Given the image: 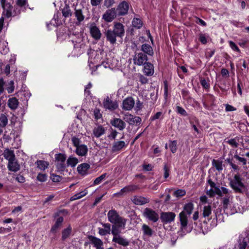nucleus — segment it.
<instances>
[{
    "label": "nucleus",
    "mask_w": 249,
    "mask_h": 249,
    "mask_svg": "<svg viewBox=\"0 0 249 249\" xmlns=\"http://www.w3.org/2000/svg\"><path fill=\"white\" fill-rule=\"evenodd\" d=\"M202 216L205 221H209L213 219L211 223V225L213 227H215L217 223L223 222L224 219L222 209L221 208H217L214 211V215H213L212 208L209 204L203 206L202 210Z\"/></svg>",
    "instance_id": "f257e3e1"
},
{
    "label": "nucleus",
    "mask_w": 249,
    "mask_h": 249,
    "mask_svg": "<svg viewBox=\"0 0 249 249\" xmlns=\"http://www.w3.org/2000/svg\"><path fill=\"white\" fill-rule=\"evenodd\" d=\"M194 209V204L192 202H188L184 205L183 211L179 214L180 228L182 230L186 227L188 224V218L192 214Z\"/></svg>",
    "instance_id": "f03ea898"
},
{
    "label": "nucleus",
    "mask_w": 249,
    "mask_h": 249,
    "mask_svg": "<svg viewBox=\"0 0 249 249\" xmlns=\"http://www.w3.org/2000/svg\"><path fill=\"white\" fill-rule=\"evenodd\" d=\"M224 212L227 214L232 215L237 213H243V211L238 206V204L233 201L232 198L227 196L223 199Z\"/></svg>",
    "instance_id": "7ed1b4c3"
},
{
    "label": "nucleus",
    "mask_w": 249,
    "mask_h": 249,
    "mask_svg": "<svg viewBox=\"0 0 249 249\" xmlns=\"http://www.w3.org/2000/svg\"><path fill=\"white\" fill-rule=\"evenodd\" d=\"M108 221L111 223L124 229L125 227L126 219L120 216L115 210H109L107 214Z\"/></svg>",
    "instance_id": "20e7f679"
},
{
    "label": "nucleus",
    "mask_w": 249,
    "mask_h": 249,
    "mask_svg": "<svg viewBox=\"0 0 249 249\" xmlns=\"http://www.w3.org/2000/svg\"><path fill=\"white\" fill-rule=\"evenodd\" d=\"M12 0H1L0 2L3 8L2 17L0 18V30L2 28L4 22V17L9 18L12 16Z\"/></svg>",
    "instance_id": "39448f33"
},
{
    "label": "nucleus",
    "mask_w": 249,
    "mask_h": 249,
    "mask_svg": "<svg viewBox=\"0 0 249 249\" xmlns=\"http://www.w3.org/2000/svg\"><path fill=\"white\" fill-rule=\"evenodd\" d=\"M68 37L71 38V41L73 43V47L75 50L80 48V53H82L83 51L81 50L83 49L85 47V45L83 43V38L81 34H78L77 36L75 35H68Z\"/></svg>",
    "instance_id": "423d86ee"
},
{
    "label": "nucleus",
    "mask_w": 249,
    "mask_h": 249,
    "mask_svg": "<svg viewBox=\"0 0 249 249\" xmlns=\"http://www.w3.org/2000/svg\"><path fill=\"white\" fill-rule=\"evenodd\" d=\"M231 187L236 192H241L244 189V184L241 178L238 175H235L230 181Z\"/></svg>",
    "instance_id": "0eeeda50"
},
{
    "label": "nucleus",
    "mask_w": 249,
    "mask_h": 249,
    "mask_svg": "<svg viewBox=\"0 0 249 249\" xmlns=\"http://www.w3.org/2000/svg\"><path fill=\"white\" fill-rule=\"evenodd\" d=\"M143 216L148 220L153 222H156L159 220V214L154 210L146 208L142 212Z\"/></svg>",
    "instance_id": "6e6552de"
},
{
    "label": "nucleus",
    "mask_w": 249,
    "mask_h": 249,
    "mask_svg": "<svg viewBox=\"0 0 249 249\" xmlns=\"http://www.w3.org/2000/svg\"><path fill=\"white\" fill-rule=\"evenodd\" d=\"M89 55V66L90 69H93L94 67H97L96 64L98 62L99 57L97 56V52L94 50H90L88 52Z\"/></svg>",
    "instance_id": "1a4fd4ad"
},
{
    "label": "nucleus",
    "mask_w": 249,
    "mask_h": 249,
    "mask_svg": "<svg viewBox=\"0 0 249 249\" xmlns=\"http://www.w3.org/2000/svg\"><path fill=\"white\" fill-rule=\"evenodd\" d=\"M89 33L91 37L96 40L101 38L102 34L99 28L95 23H91L89 26Z\"/></svg>",
    "instance_id": "9d476101"
},
{
    "label": "nucleus",
    "mask_w": 249,
    "mask_h": 249,
    "mask_svg": "<svg viewBox=\"0 0 249 249\" xmlns=\"http://www.w3.org/2000/svg\"><path fill=\"white\" fill-rule=\"evenodd\" d=\"M147 56L142 53H136L133 57V63L138 66H142L146 63Z\"/></svg>",
    "instance_id": "9b49d317"
},
{
    "label": "nucleus",
    "mask_w": 249,
    "mask_h": 249,
    "mask_svg": "<svg viewBox=\"0 0 249 249\" xmlns=\"http://www.w3.org/2000/svg\"><path fill=\"white\" fill-rule=\"evenodd\" d=\"M208 183L210 186V189L207 191V194L212 197L215 195H220L219 186L217 185L211 179H209Z\"/></svg>",
    "instance_id": "f8f14e48"
},
{
    "label": "nucleus",
    "mask_w": 249,
    "mask_h": 249,
    "mask_svg": "<svg viewBox=\"0 0 249 249\" xmlns=\"http://www.w3.org/2000/svg\"><path fill=\"white\" fill-rule=\"evenodd\" d=\"M139 189L137 185L130 184L123 188L119 192L114 194L115 196H123L124 194L133 192Z\"/></svg>",
    "instance_id": "ddd939ff"
},
{
    "label": "nucleus",
    "mask_w": 249,
    "mask_h": 249,
    "mask_svg": "<svg viewBox=\"0 0 249 249\" xmlns=\"http://www.w3.org/2000/svg\"><path fill=\"white\" fill-rule=\"evenodd\" d=\"M124 120L130 125L137 124H140L142 120L141 118L138 116H134L133 115L126 113L124 117Z\"/></svg>",
    "instance_id": "4468645a"
},
{
    "label": "nucleus",
    "mask_w": 249,
    "mask_h": 249,
    "mask_svg": "<svg viewBox=\"0 0 249 249\" xmlns=\"http://www.w3.org/2000/svg\"><path fill=\"white\" fill-rule=\"evenodd\" d=\"M116 13L115 8H111L106 11L102 18L107 22H111L116 17Z\"/></svg>",
    "instance_id": "2eb2a0df"
},
{
    "label": "nucleus",
    "mask_w": 249,
    "mask_h": 249,
    "mask_svg": "<svg viewBox=\"0 0 249 249\" xmlns=\"http://www.w3.org/2000/svg\"><path fill=\"white\" fill-rule=\"evenodd\" d=\"M176 214L173 212H163L161 213L160 219L165 223H170L174 221Z\"/></svg>",
    "instance_id": "dca6fc26"
},
{
    "label": "nucleus",
    "mask_w": 249,
    "mask_h": 249,
    "mask_svg": "<svg viewBox=\"0 0 249 249\" xmlns=\"http://www.w3.org/2000/svg\"><path fill=\"white\" fill-rule=\"evenodd\" d=\"M135 105V101L131 97H128L125 98L123 102L122 108L125 110H131Z\"/></svg>",
    "instance_id": "f3484780"
},
{
    "label": "nucleus",
    "mask_w": 249,
    "mask_h": 249,
    "mask_svg": "<svg viewBox=\"0 0 249 249\" xmlns=\"http://www.w3.org/2000/svg\"><path fill=\"white\" fill-rule=\"evenodd\" d=\"M132 201L136 205H142L148 203L150 200L148 197L135 196L132 198Z\"/></svg>",
    "instance_id": "a211bd4d"
},
{
    "label": "nucleus",
    "mask_w": 249,
    "mask_h": 249,
    "mask_svg": "<svg viewBox=\"0 0 249 249\" xmlns=\"http://www.w3.org/2000/svg\"><path fill=\"white\" fill-rule=\"evenodd\" d=\"M104 106L106 109L113 110L117 108L118 105L116 102L113 101L109 97H107L104 101Z\"/></svg>",
    "instance_id": "6ab92c4d"
},
{
    "label": "nucleus",
    "mask_w": 249,
    "mask_h": 249,
    "mask_svg": "<svg viewBox=\"0 0 249 249\" xmlns=\"http://www.w3.org/2000/svg\"><path fill=\"white\" fill-rule=\"evenodd\" d=\"M117 36L122 37L124 34V25L121 23H116L114 25L113 30Z\"/></svg>",
    "instance_id": "aec40b11"
},
{
    "label": "nucleus",
    "mask_w": 249,
    "mask_h": 249,
    "mask_svg": "<svg viewBox=\"0 0 249 249\" xmlns=\"http://www.w3.org/2000/svg\"><path fill=\"white\" fill-rule=\"evenodd\" d=\"M112 241L124 247H126L129 244V241L121 235L116 237H113Z\"/></svg>",
    "instance_id": "412c9836"
},
{
    "label": "nucleus",
    "mask_w": 249,
    "mask_h": 249,
    "mask_svg": "<svg viewBox=\"0 0 249 249\" xmlns=\"http://www.w3.org/2000/svg\"><path fill=\"white\" fill-rule=\"evenodd\" d=\"M143 72L146 76H151L154 73V68L152 64L150 62H146L143 65Z\"/></svg>",
    "instance_id": "4be33fe9"
},
{
    "label": "nucleus",
    "mask_w": 249,
    "mask_h": 249,
    "mask_svg": "<svg viewBox=\"0 0 249 249\" xmlns=\"http://www.w3.org/2000/svg\"><path fill=\"white\" fill-rule=\"evenodd\" d=\"M7 168L9 170L16 172L20 169V165L16 159L8 161Z\"/></svg>",
    "instance_id": "5701e85b"
},
{
    "label": "nucleus",
    "mask_w": 249,
    "mask_h": 249,
    "mask_svg": "<svg viewBox=\"0 0 249 249\" xmlns=\"http://www.w3.org/2000/svg\"><path fill=\"white\" fill-rule=\"evenodd\" d=\"M129 9L128 3L126 1H123L118 6L117 10L119 15H124L127 13Z\"/></svg>",
    "instance_id": "b1692460"
},
{
    "label": "nucleus",
    "mask_w": 249,
    "mask_h": 249,
    "mask_svg": "<svg viewBox=\"0 0 249 249\" xmlns=\"http://www.w3.org/2000/svg\"><path fill=\"white\" fill-rule=\"evenodd\" d=\"M89 238L91 244L96 249H104L103 243L101 239L92 236H90Z\"/></svg>",
    "instance_id": "393cba45"
},
{
    "label": "nucleus",
    "mask_w": 249,
    "mask_h": 249,
    "mask_svg": "<svg viewBox=\"0 0 249 249\" xmlns=\"http://www.w3.org/2000/svg\"><path fill=\"white\" fill-rule=\"evenodd\" d=\"M105 35L107 40L108 41L110 44H114L116 43V36H117L114 31H112L111 30H108L106 32Z\"/></svg>",
    "instance_id": "a878e982"
},
{
    "label": "nucleus",
    "mask_w": 249,
    "mask_h": 249,
    "mask_svg": "<svg viewBox=\"0 0 249 249\" xmlns=\"http://www.w3.org/2000/svg\"><path fill=\"white\" fill-rule=\"evenodd\" d=\"M104 228H98L99 233L102 236L109 234L110 233V224L109 223H102Z\"/></svg>",
    "instance_id": "bb28decb"
},
{
    "label": "nucleus",
    "mask_w": 249,
    "mask_h": 249,
    "mask_svg": "<svg viewBox=\"0 0 249 249\" xmlns=\"http://www.w3.org/2000/svg\"><path fill=\"white\" fill-rule=\"evenodd\" d=\"M245 235L241 234L239 237V249H246L247 243L249 241V239L247 236Z\"/></svg>",
    "instance_id": "cd10ccee"
},
{
    "label": "nucleus",
    "mask_w": 249,
    "mask_h": 249,
    "mask_svg": "<svg viewBox=\"0 0 249 249\" xmlns=\"http://www.w3.org/2000/svg\"><path fill=\"white\" fill-rule=\"evenodd\" d=\"M111 124L120 130H123L125 127V123L120 119L115 118L112 122Z\"/></svg>",
    "instance_id": "c85d7f7f"
},
{
    "label": "nucleus",
    "mask_w": 249,
    "mask_h": 249,
    "mask_svg": "<svg viewBox=\"0 0 249 249\" xmlns=\"http://www.w3.org/2000/svg\"><path fill=\"white\" fill-rule=\"evenodd\" d=\"M126 146L127 144H126L125 142L124 141L115 142L113 144L112 150L113 152L120 151Z\"/></svg>",
    "instance_id": "c756f323"
},
{
    "label": "nucleus",
    "mask_w": 249,
    "mask_h": 249,
    "mask_svg": "<svg viewBox=\"0 0 249 249\" xmlns=\"http://www.w3.org/2000/svg\"><path fill=\"white\" fill-rule=\"evenodd\" d=\"M90 168L89 164L86 163H82L79 165L77 168L78 172L82 175H85L87 173L88 170Z\"/></svg>",
    "instance_id": "7c9ffc66"
},
{
    "label": "nucleus",
    "mask_w": 249,
    "mask_h": 249,
    "mask_svg": "<svg viewBox=\"0 0 249 249\" xmlns=\"http://www.w3.org/2000/svg\"><path fill=\"white\" fill-rule=\"evenodd\" d=\"M88 147L85 144H81L76 148L75 153L80 156H85L88 152Z\"/></svg>",
    "instance_id": "2f4dec72"
},
{
    "label": "nucleus",
    "mask_w": 249,
    "mask_h": 249,
    "mask_svg": "<svg viewBox=\"0 0 249 249\" xmlns=\"http://www.w3.org/2000/svg\"><path fill=\"white\" fill-rule=\"evenodd\" d=\"M3 155L8 161L16 159L14 151L8 148L4 150Z\"/></svg>",
    "instance_id": "473e14b6"
},
{
    "label": "nucleus",
    "mask_w": 249,
    "mask_h": 249,
    "mask_svg": "<svg viewBox=\"0 0 249 249\" xmlns=\"http://www.w3.org/2000/svg\"><path fill=\"white\" fill-rule=\"evenodd\" d=\"M88 190L87 189H84V190L81 191L78 193H77L75 195L71 196L70 198V200L71 201H72L80 199L82 197L86 196L88 194Z\"/></svg>",
    "instance_id": "72a5a7b5"
},
{
    "label": "nucleus",
    "mask_w": 249,
    "mask_h": 249,
    "mask_svg": "<svg viewBox=\"0 0 249 249\" xmlns=\"http://www.w3.org/2000/svg\"><path fill=\"white\" fill-rule=\"evenodd\" d=\"M241 138L239 137H236L233 139L226 141V142L233 147H237L238 146L239 143L241 142Z\"/></svg>",
    "instance_id": "f704fd0d"
},
{
    "label": "nucleus",
    "mask_w": 249,
    "mask_h": 249,
    "mask_svg": "<svg viewBox=\"0 0 249 249\" xmlns=\"http://www.w3.org/2000/svg\"><path fill=\"white\" fill-rule=\"evenodd\" d=\"M141 50L147 54L152 56L154 54V52L151 46L147 44H144L141 47Z\"/></svg>",
    "instance_id": "c9c22d12"
},
{
    "label": "nucleus",
    "mask_w": 249,
    "mask_h": 249,
    "mask_svg": "<svg viewBox=\"0 0 249 249\" xmlns=\"http://www.w3.org/2000/svg\"><path fill=\"white\" fill-rule=\"evenodd\" d=\"M8 105L11 109H16L18 107V101L15 97L10 98L8 101Z\"/></svg>",
    "instance_id": "e433bc0d"
},
{
    "label": "nucleus",
    "mask_w": 249,
    "mask_h": 249,
    "mask_svg": "<svg viewBox=\"0 0 249 249\" xmlns=\"http://www.w3.org/2000/svg\"><path fill=\"white\" fill-rule=\"evenodd\" d=\"M223 162L221 160H213L212 161L213 166L219 172L223 170Z\"/></svg>",
    "instance_id": "4c0bfd02"
},
{
    "label": "nucleus",
    "mask_w": 249,
    "mask_h": 249,
    "mask_svg": "<svg viewBox=\"0 0 249 249\" xmlns=\"http://www.w3.org/2000/svg\"><path fill=\"white\" fill-rule=\"evenodd\" d=\"M74 15L76 18V24L79 25L84 19L85 17L83 15L81 10H76Z\"/></svg>",
    "instance_id": "58836bf2"
},
{
    "label": "nucleus",
    "mask_w": 249,
    "mask_h": 249,
    "mask_svg": "<svg viewBox=\"0 0 249 249\" xmlns=\"http://www.w3.org/2000/svg\"><path fill=\"white\" fill-rule=\"evenodd\" d=\"M63 221V218L62 216L59 217L56 220L54 225L52 227L51 231L56 232L57 229L60 227Z\"/></svg>",
    "instance_id": "ea45409f"
},
{
    "label": "nucleus",
    "mask_w": 249,
    "mask_h": 249,
    "mask_svg": "<svg viewBox=\"0 0 249 249\" xmlns=\"http://www.w3.org/2000/svg\"><path fill=\"white\" fill-rule=\"evenodd\" d=\"M60 14L56 13L54 15L53 18L51 21L50 24L53 25L54 26H58L62 24L61 20H59Z\"/></svg>",
    "instance_id": "a19ab883"
},
{
    "label": "nucleus",
    "mask_w": 249,
    "mask_h": 249,
    "mask_svg": "<svg viewBox=\"0 0 249 249\" xmlns=\"http://www.w3.org/2000/svg\"><path fill=\"white\" fill-rule=\"evenodd\" d=\"M67 162L68 166L73 167L78 163V160L76 158L71 156L68 159Z\"/></svg>",
    "instance_id": "79ce46f5"
},
{
    "label": "nucleus",
    "mask_w": 249,
    "mask_h": 249,
    "mask_svg": "<svg viewBox=\"0 0 249 249\" xmlns=\"http://www.w3.org/2000/svg\"><path fill=\"white\" fill-rule=\"evenodd\" d=\"M104 133L105 129L101 126H98L97 127L95 128L93 130L94 135L97 138L100 137L101 136L103 135Z\"/></svg>",
    "instance_id": "37998d69"
},
{
    "label": "nucleus",
    "mask_w": 249,
    "mask_h": 249,
    "mask_svg": "<svg viewBox=\"0 0 249 249\" xmlns=\"http://www.w3.org/2000/svg\"><path fill=\"white\" fill-rule=\"evenodd\" d=\"M71 227L69 226L62 231V238L63 240L66 239L70 236L71 232Z\"/></svg>",
    "instance_id": "c03bdc74"
},
{
    "label": "nucleus",
    "mask_w": 249,
    "mask_h": 249,
    "mask_svg": "<svg viewBox=\"0 0 249 249\" xmlns=\"http://www.w3.org/2000/svg\"><path fill=\"white\" fill-rule=\"evenodd\" d=\"M36 164L37 167L41 170H45L46 168H47L49 165L48 162L42 160H37L36 161Z\"/></svg>",
    "instance_id": "a18cd8bd"
},
{
    "label": "nucleus",
    "mask_w": 249,
    "mask_h": 249,
    "mask_svg": "<svg viewBox=\"0 0 249 249\" xmlns=\"http://www.w3.org/2000/svg\"><path fill=\"white\" fill-rule=\"evenodd\" d=\"M142 230L143 234L148 237L151 236L153 234V231L151 229L145 224H143L142 226Z\"/></svg>",
    "instance_id": "49530a36"
},
{
    "label": "nucleus",
    "mask_w": 249,
    "mask_h": 249,
    "mask_svg": "<svg viewBox=\"0 0 249 249\" xmlns=\"http://www.w3.org/2000/svg\"><path fill=\"white\" fill-rule=\"evenodd\" d=\"M119 228H121L118 227L117 226L115 225H112L110 232H111V233L113 236V237H116L120 235L121 231L119 230Z\"/></svg>",
    "instance_id": "de8ad7c7"
},
{
    "label": "nucleus",
    "mask_w": 249,
    "mask_h": 249,
    "mask_svg": "<svg viewBox=\"0 0 249 249\" xmlns=\"http://www.w3.org/2000/svg\"><path fill=\"white\" fill-rule=\"evenodd\" d=\"M209 38V35L206 34L200 33L199 35V40L203 44L207 43V39Z\"/></svg>",
    "instance_id": "09e8293b"
},
{
    "label": "nucleus",
    "mask_w": 249,
    "mask_h": 249,
    "mask_svg": "<svg viewBox=\"0 0 249 249\" xmlns=\"http://www.w3.org/2000/svg\"><path fill=\"white\" fill-rule=\"evenodd\" d=\"M17 5L23 10L28 6L27 0H16Z\"/></svg>",
    "instance_id": "8fccbe9b"
},
{
    "label": "nucleus",
    "mask_w": 249,
    "mask_h": 249,
    "mask_svg": "<svg viewBox=\"0 0 249 249\" xmlns=\"http://www.w3.org/2000/svg\"><path fill=\"white\" fill-rule=\"evenodd\" d=\"M8 123V119L4 114H1L0 116V126L5 127Z\"/></svg>",
    "instance_id": "3c124183"
},
{
    "label": "nucleus",
    "mask_w": 249,
    "mask_h": 249,
    "mask_svg": "<svg viewBox=\"0 0 249 249\" xmlns=\"http://www.w3.org/2000/svg\"><path fill=\"white\" fill-rule=\"evenodd\" d=\"M132 25L134 27L139 29L142 26V23L140 19L135 18L132 21Z\"/></svg>",
    "instance_id": "603ef678"
},
{
    "label": "nucleus",
    "mask_w": 249,
    "mask_h": 249,
    "mask_svg": "<svg viewBox=\"0 0 249 249\" xmlns=\"http://www.w3.org/2000/svg\"><path fill=\"white\" fill-rule=\"evenodd\" d=\"M55 158L57 162H65L66 157L64 154L60 153L56 154L55 156Z\"/></svg>",
    "instance_id": "864d4df0"
},
{
    "label": "nucleus",
    "mask_w": 249,
    "mask_h": 249,
    "mask_svg": "<svg viewBox=\"0 0 249 249\" xmlns=\"http://www.w3.org/2000/svg\"><path fill=\"white\" fill-rule=\"evenodd\" d=\"M62 14L65 18L69 17L71 16V13L70 8L68 6L64 7L62 9Z\"/></svg>",
    "instance_id": "5fc2aeb1"
},
{
    "label": "nucleus",
    "mask_w": 249,
    "mask_h": 249,
    "mask_svg": "<svg viewBox=\"0 0 249 249\" xmlns=\"http://www.w3.org/2000/svg\"><path fill=\"white\" fill-rule=\"evenodd\" d=\"M15 89L14 83L13 81H10L8 84L6 89L9 93H12Z\"/></svg>",
    "instance_id": "6e6d98bb"
},
{
    "label": "nucleus",
    "mask_w": 249,
    "mask_h": 249,
    "mask_svg": "<svg viewBox=\"0 0 249 249\" xmlns=\"http://www.w3.org/2000/svg\"><path fill=\"white\" fill-rule=\"evenodd\" d=\"M9 52V48L4 43H0V52L2 54H5Z\"/></svg>",
    "instance_id": "4d7b16f0"
},
{
    "label": "nucleus",
    "mask_w": 249,
    "mask_h": 249,
    "mask_svg": "<svg viewBox=\"0 0 249 249\" xmlns=\"http://www.w3.org/2000/svg\"><path fill=\"white\" fill-rule=\"evenodd\" d=\"M169 145L172 152L175 153L177 151V142L176 141H171Z\"/></svg>",
    "instance_id": "13d9d810"
},
{
    "label": "nucleus",
    "mask_w": 249,
    "mask_h": 249,
    "mask_svg": "<svg viewBox=\"0 0 249 249\" xmlns=\"http://www.w3.org/2000/svg\"><path fill=\"white\" fill-rule=\"evenodd\" d=\"M176 111L178 113L184 116H187V112L185 110L181 107L177 106L176 107Z\"/></svg>",
    "instance_id": "bf43d9fd"
},
{
    "label": "nucleus",
    "mask_w": 249,
    "mask_h": 249,
    "mask_svg": "<svg viewBox=\"0 0 249 249\" xmlns=\"http://www.w3.org/2000/svg\"><path fill=\"white\" fill-rule=\"evenodd\" d=\"M163 113L162 112L159 111L157 112L154 115L151 116L150 117V120L151 121H154L157 119H159L160 118H163Z\"/></svg>",
    "instance_id": "052dcab7"
},
{
    "label": "nucleus",
    "mask_w": 249,
    "mask_h": 249,
    "mask_svg": "<svg viewBox=\"0 0 249 249\" xmlns=\"http://www.w3.org/2000/svg\"><path fill=\"white\" fill-rule=\"evenodd\" d=\"M186 194L184 190L178 189L175 191L174 196L176 197H181L184 196Z\"/></svg>",
    "instance_id": "680f3d73"
},
{
    "label": "nucleus",
    "mask_w": 249,
    "mask_h": 249,
    "mask_svg": "<svg viewBox=\"0 0 249 249\" xmlns=\"http://www.w3.org/2000/svg\"><path fill=\"white\" fill-rule=\"evenodd\" d=\"M229 45L231 48L234 51L240 52V49L236 45V44L232 41H229Z\"/></svg>",
    "instance_id": "e2e57ef3"
},
{
    "label": "nucleus",
    "mask_w": 249,
    "mask_h": 249,
    "mask_svg": "<svg viewBox=\"0 0 249 249\" xmlns=\"http://www.w3.org/2000/svg\"><path fill=\"white\" fill-rule=\"evenodd\" d=\"M47 177L45 174L39 173L37 176V179L40 182H44L47 180Z\"/></svg>",
    "instance_id": "0e129e2a"
},
{
    "label": "nucleus",
    "mask_w": 249,
    "mask_h": 249,
    "mask_svg": "<svg viewBox=\"0 0 249 249\" xmlns=\"http://www.w3.org/2000/svg\"><path fill=\"white\" fill-rule=\"evenodd\" d=\"M106 176V174H102L100 177L97 178L94 181V184L97 185L101 182V181L105 179Z\"/></svg>",
    "instance_id": "69168bd1"
},
{
    "label": "nucleus",
    "mask_w": 249,
    "mask_h": 249,
    "mask_svg": "<svg viewBox=\"0 0 249 249\" xmlns=\"http://www.w3.org/2000/svg\"><path fill=\"white\" fill-rule=\"evenodd\" d=\"M51 178L53 182H57L61 181L62 177L59 175L52 174L51 175Z\"/></svg>",
    "instance_id": "338daca9"
},
{
    "label": "nucleus",
    "mask_w": 249,
    "mask_h": 249,
    "mask_svg": "<svg viewBox=\"0 0 249 249\" xmlns=\"http://www.w3.org/2000/svg\"><path fill=\"white\" fill-rule=\"evenodd\" d=\"M56 167L57 170L59 171H64L66 167L65 162H57Z\"/></svg>",
    "instance_id": "774afa93"
}]
</instances>
